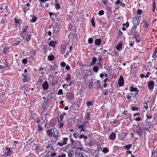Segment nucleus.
<instances>
[{
  "instance_id": "1",
  "label": "nucleus",
  "mask_w": 157,
  "mask_h": 157,
  "mask_svg": "<svg viewBox=\"0 0 157 157\" xmlns=\"http://www.w3.org/2000/svg\"><path fill=\"white\" fill-rule=\"evenodd\" d=\"M47 133L50 137L53 136L56 140L58 139V137L60 136L59 134L58 130L55 128H51L47 130Z\"/></svg>"
},
{
  "instance_id": "2",
  "label": "nucleus",
  "mask_w": 157,
  "mask_h": 157,
  "mask_svg": "<svg viewBox=\"0 0 157 157\" xmlns=\"http://www.w3.org/2000/svg\"><path fill=\"white\" fill-rule=\"evenodd\" d=\"M141 19V16H135L133 18V24L134 25L133 27L137 28V26L139 25Z\"/></svg>"
},
{
  "instance_id": "3",
  "label": "nucleus",
  "mask_w": 157,
  "mask_h": 157,
  "mask_svg": "<svg viewBox=\"0 0 157 157\" xmlns=\"http://www.w3.org/2000/svg\"><path fill=\"white\" fill-rule=\"evenodd\" d=\"M89 124V122L88 121H85L82 124L78 125V129L81 132L85 131L86 128H84V127H86L87 124Z\"/></svg>"
},
{
  "instance_id": "4",
  "label": "nucleus",
  "mask_w": 157,
  "mask_h": 157,
  "mask_svg": "<svg viewBox=\"0 0 157 157\" xmlns=\"http://www.w3.org/2000/svg\"><path fill=\"white\" fill-rule=\"evenodd\" d=\"M130 91L131 92L133 91L136 92L134 94V95H132V97L134 98H136V95L138 94L139 92V90H138L137 88L136 87H134L133 86H131L130 87Z\"/></svg>"
},
{
  "instance_id": "5",
  "label": "nucleus",
  "mask_w": 157,
  "mask_h": 157,
  "mask_svg": "<svg viewBox=\"0 0 157 157\" xmlns=\"http://www.w3.org/2000/svg\"><path fill=\"white\" fill-rule=\"evenodd\" d=\"M53 35L55 36L56 37H58V33L59 32L60 28L57 25H56L55 27H53Z\"/></svg>"
},
{
  "instance_id": "6",
  "label": "nucleus",
  "mask_w": 157,
  "mask_h": 157,
  "mask_svg": "<svg viewBox=\"0 0 157 157\" xmlns=\"http://www.w3.org/2000/svg\"><path fill=\"white\" fill-rule=\"evenodd\" d=\"M22 76L23 77V78L22 79L23 82H27L30 80V75L29 74H25L23 73L22 74Z\"/></svg>"
},
{
  "instance_id": "7",
  "label": "nucleus",
  "mask_w": 157,
  "mask_h": 157,
  "mask_svg": "<svg viewBox=\"0 0 157 157\" xmlns=\"http://www.w3.org/2000/svg\"><path fill=\"white\" fill-rule=\"evenodd\" d=\"M94 85L95 86L96 90H98L100 88L101 90L102 88V86H101L100 81L98 80H96L94 82Z\"/></svg>"
},
{
  "instance_id": "8",
  "label": "nucleus",
  "mask_w": 157,
  "mask_h": 157,
  "mask_svg": "<svg viewBox=\"0 0 157 157\" xmlns=\"http://www.w3.org/2000/svg\"><path fill=\"white\" fill-rule=\"evenodd\" d=\"M24 35L22 36L23 39L25 40H24V41L25 42H29L30 38H31V35L29 34H28L26 33L23 34Z\"/></svg>"
},
{
  "instance_id": "9",
  "label": "nucleus",
  "mask_w": 157,
  "mask_h": 157,
  "mask_svg": "<svg viewBox=\"0 0 157 157\" xmlns=\"http://www.w3.org/2000/svg\"><path fill=\"white\" fill-rule=\"evenodd\" d=\"M7 150V151L5 152L4 153L6 156H10L12 152L11 150V148L9 147H6L5 148Z\"/></svg>"
},
{
  "instance_id": "10",
  "label": "nucleus",
  "mask_w": 157,
  "mask_h": 157,
  "mask_svg": "<svg viewBox=\"0 0 157 157\" xmlns=\"http://www.w3.org/2000/svg\"><path fill=\"white\" fill-rule=\"evenodd\" d=\"M43 89L44 90H47L49 88V84L46 81H45L42 85Z\"/></svg>"
},
{
  "instance_id": "11",
  "label": "nucleus",
  "mask_w": 157,
  "mask_h": 157,
  "mask_svg": "<svg viewBox=\"0 0 157 157\" xmlns=\"http://www.w3.org/2000/svg\"><path fill=\"white\" fill-rule=\"evenodd\" d=\"M155 83L153 81H150L148 82V87L150 90H153L154 86Z\"/></svg>"
},
{
  "instance_id": "12",
  "label": "nucleus",
  "mask_w": 157,
  "mask_h": 157,
  "mask_svg": "<svg viewBox=\"0 0 157 157\" xmlns=\"http://www.w3.org/2000/svg\"><path fill=\"white\" fill-rule=\"evenodd\" d=\"M118 83L120 86H122L124 83V79L122 76H120L119 80L118 82Z\"/></svg>"
},
{
  "instance_id": "13",
  "label": "nucleus",
  "mask_w": 157,
  "mask_h": 157,
  "mask_svg": "<svg viewBox=\"0 0 157 157\" xmlns=\"http://www.w3.org/2000/svg\"><path fill=\"white\" fill-rule=\"evenodd\" d=\"M144 125L145 126V128L146 130H147V129L149 128L151 126V123L150 121H148L147 120H146V122L145 123V124H144Z\"/></svg>"
},
{
  "instance_id": "14",
  "label": "nucleus",
  "mask_w": 157,
  "mask_h": 157,
  "mask_svg": "<svg viewBox=\"0 0 157 157\" xmlns=\"http://www.w3.org/2000/svg\"><path fill=\"white\" fill-rule=\"evenodd\" d=\"M136 28L132 27L130 31V34L133 36L136 35L137 33H138V32H137L136 30Z\"/></svg>"
},
{
  "instance_id": "15",
  "label": "nucleus",
  "mask_w": 157,
  "mask_h": 157,
  "mask_svg": "<svg viewBox=\"0 0 157 157\" xmlns=\"http://www.w3.org/2000/svg\"><path fill=\"white\" fill-rule=\"evenodd\" d=\"M122 44V41H119L116 47V49L118 51L120 50L121 48Z\"/></svg>"
},
{
  "instance_id": "16",
  "label": "nucleus",
  "mask_w": 157,
  "mask_h": 157,
  "mask_svg": "<svg viewBox=\"0 0 157 157\" xmlns=\"http://www.w3.org/2000/svg\"><path fill=\"white\" fill-rule=\"evenodd\" d=\"M57 119L58 120V128L59 129H61L63 127L64 124L63 121H61V122L60 121L59 118H57Z\"/></svg>"
},
{
  "instance_id": "17",
  "label": "nucleus",
  "mask_w": 157,
  "mask_h": 157,
  "mask_svg": "<svg viewBox=\"0 0 157 157\" xmlns=\"http://www.w3.org/2000/svg\"><path fill=\"white\" fill-rule=\"evenodd\" d=\"M66 96L67 97V99H72L74 98V94L71 92L67 93Z\"/></svg>"
},
{
  "instance_id": "18",
  "label": "nucleus",
  "mask_w": 157,
  "mask_h": 157,
  "mask_svg": "<svg viewBox=\"0 0 157 157\" xmlns=\"http://www.w3.org/2000/svg\"><path fill=\"white\" fill-rule=\"evenodd\" d=\"M132 94H127L126 96V98L130 100V101H133L134 102H136V99H134L133 100H132V99H131V98L132 97Z\"/></svg>"
},
{
  "instance_id": "19",
  "label": "nucleus",
  "mask_w": 157,
  "mask_h": 157,
  "mask_svg": "<svg viewBox=\"0 0 157 157\" xmlns=\"http://www.w3.org/2000/svg\"><path fill=\"white\" fill-rule=\"evenodd\" d=\"M133 36L137 43H140V42L141 41L140 36L139 33H137L136 35H134Z\"/></svg>"
},
{
  "instance_id": "20",
  "label": "nucleus",
  "mask_w": 157,
  "mask_h": 157,
  "mask_svg": "<svg viewBox=\"0 0 157 157\" xmlns=\"http://www.w3.org/2000/svg\"><path fill=\"white\" fill-rule=\"evenodd\" d=\"M136 132L138 135L140 136H141L143 132V130L142 128H137L136 130Z\"/></svg>"
},
{
  "instance_id": "21",
  "label": "nucleus",
  "mask_w": 157,
  "mask_h": 157,
  "mask_svg": "<svg viewBox=\"0 0 157 157\" xmlns=\"http://www.w3.org/2000/svg\"><path fill=\"white\" fill-rule=\"evenodd\" d=\"M72 145L73 148H76L77 147L80 145V143L79 141L76 140L75 141Z\"/></svg>"
},
{
  "instance_id": "22",
  "label": "nucleus",
  "mask_w": 157,
  "mask_h": 157,
  "mask_svg": "<svg viewBox=\"0 0 157 157\" xmlns=\"http://www.w3.org/2000/svg\"><path fill=\"white\" fill-rule=\"evenodd\" d=\"M97 61V59L95 57H94L92 59L90 63V66L94 65L96 63Z\"/></svg>"
},
{
  "instance_id": "23",
  "label": "nucleus",
  "mask_w": 157,
  "mask_h": 157,
  "mask_svg": "<svg viewBox=\"0 0 157 157\" xmlns=\"http://www.w3.org/2000/svg\"><path fill=\"white\" fill-rule=\"evenodd\" d=\"M61 47L60 52L62 54H63L65 51L66 49V45L64 44H62Z\"/></svg>"
},
{
  "instance_id": "24",
  "label": "nucleus",
  "mask_w": 157,
  "mask_h": 157,
  "mask_svg": "<svg viewBox=\"0 0 157 157\" xmlns=\"http://www.w3.org/2000/svg\"><path fill=\"white\" fill-rule=\"evenodd\" d=\"M56 42L55 41L51 40L49 42L48 44V45L54 48L56 47Z\"/></svg>"
},
{
  "instance_id": "25",
  "label": "nucleus",
  "mask_w": 157,
  "mask_h": 157,
  "mask_svg": "<svg viewBox=\"0 0 157 157\" xmlns=\"http://www.w3.org/2000/svg\"><path fill=\"white\" fill-rule=\"evenodd\" d=\"M101 40L100 39H97L94 41V44L97 46H99L101 44Z\"/></svg>"
},
{
  "instance_id": "26",
  "label": "nucleus",
  "mask_w": 157,
  "mask_h": 157,
  "mask_svg": "<svg viewBox=\"0 0 157 157\" xmlns=\"http://www.w3.org/2000/svg\"><path fill=\"white\" fill-rule=\"evenodd\" d=\"M99 68V67H98V66H97L96 64L93 67L92 70L94 72L98 73V70Z\"/></svg>"
},
{
  "instance_id": "27",
  "label": "nucleus",
  "mask_w": 157,
  "mask_h": 157,
  "mask_svg": "<svg viewBox=\"0 0 157 157\" xmlns=\"http://www.w3.org/2000/svg\"><path fill=\"white\" fill-rule=\"evenodd\" d=\"M57 119L56 118H53L50 121V124L54 126L57 124Z\"/></svg>"
},
{
  "instance_id": "28",
  "label": "nucleus",
  "mask_w": 157,
  "mask_h": 157,
  "mask_svg": "<svg viewBox=\"0 0 157 157\" xmlns=\"http://www.w3.org/2000/svg\"><path fill=\"white\" fill-rule=\"evenodd\" d=\"M116 137V134L113 132H112L109 136V138L111 140H115Z\"/></svg>"
},
{
  "instance_id": "29",
  "label": "nucleus",
  "mask_w": 157,
  "mask_h": 157,
  "mask_svg": "<svg viewBox=\"0 0 157 157\" xmlns=\"http://www.w3.org/2000/svg\"><path fill=\"white\" fill-rule=\"evenodd\" d=\"M37 19V18L35 16H33L32 18L30 20V21L32 23H34L36 22Z\"/></svg>"
},
{
  "instance_id": "30",
  "label": "nucleus",
  "mask_w": 157,
  "mask_h": 157,
  "mask_svg": "<svg viewBox=\"0 0 157 157\" xmlns=\"http://www.w3.org/2000/svg\"><path fill=\"white\" fill-rule=\"evenodd\" d=\"M9 50V48L6 47H5L2 49V52L3 53L4 55L6 54V52Z\"/></svg>"
},
{
  "instance_id": "31",
  "label": "nucleus",
  "mask_w": 157,
  "mask_h": 157,
  "mask_svg": "<svg viewBox=\"0 0 157 157\" xmlns=\"http://www.w3.org/2000/svg\"><path fill=\"white\" fill-rule=\"evenodd\" d=\"M152 57L153 59H152V61L153 62H155L156 59H157V54L153 53Z\"/></svg>"
},
{
  "instance_id": "32",
  "label": "nucleus",
  "mask_w": 157,
  "mask_h": 157,
  "mask_svg": "<svg viewBox=\"0 0 157 157\" xmlns=\"http://www.w3.org/2000/svg\"><path fill=\"white\" fill-rule=\"evenodd\" d=\"M86 105L88 107H89L93 105H94L93 101H88L86 103Z\"/></svg>"
},
{
  "instance_id": "33",
  "label": "nucleus",
  "mask_w": 157,
  "mask_h": 157,
  "mask_svg": "<svg viewBox=\"0 0 157 157\" xmlns=\"http://www.w3.org/2000/svg\"><path fill=\"white\" fill-rule=\"evenodd\" d=\"M90 112H87L85 115V117L87 120H89L90 119Z\"/></svg>"
},
{
  "instance_id": "34",
  "label": "nucleus",
  "mask_w": 157,
  "mask_h": 157,
  "mask_svg": "<svg viewBox=\"0 0 157 157\" xmlns=\"http://www.w3.org/2000/svg\"><path fill=\"white\" fill-rule=\"evenodd\" d=\"M20 21H21V19H18L16 18H15L14 21L15 23H16V26H17L18 25H19Z\"/></svg>"
},
{
  "instance_id": "35",
  "label": "nucleus",
  "mask_w": 157,
  "mask_h": 157,
  "mask_svg": "<svg viewBox=\"0 0 157 157\" xmlns=\"http://www.w3.org/2000/svg\"><path fill=\"white\" fill-rule=\"evenodd\" d=\"M152 4H153L152 11L154 12H155V7H156V4L155 1H154L152 3Z\"/></svg>"
},
{
  "instance_id": "36",
  "label": "nucleus",
  "mask_w": 157,
  "mask_h": 157,
  "mask_svg": "<svg viewBox=\"0 0 157 157\" xmlns=\"http://www.w3.org/2000/svg\"><path fill=\"white\" fill-rule=\"evenodd\" d=\"M109 148L106 147H104L102 150V151L104 153H107L109 151Z\"/></svg>"
},
{
  "instance_id": "37",
  "label": "nucleus",
  "mask_w": 157,
  "mask_h": 157,
  "mask_svg": "<svg viewBox=\"0 0 157 157\" xmlns=\"http://www.w3.org/2000/svg\"><path fill=\"white\" fill-rule=\"evenodd\" d=\"M66 76H67V77L65 78V80L68 81L70 80L71 79V77L69 74L68 73L66 75Z\"/></svg>"
},
{
  "instance_id": "38",
  "label": "nucleus",
  "mask_w": 157,
  "mask_h": 157,
  "mask_svg": "<svg viewBox=\"0 0 157 157\" xmlns=\"http://www.w3.org/2000/svg\"><path fill=\"white\" fill-rule=\"evenodd\" d=\"M96 64H98L97 66L99 67L100 69L102 68L103 65L102 64L101 62H98L96 63Z\"/></svg>"
},
{
  "instance_id": "39",
  "label": "nucleus",
  "mask_w": 157,
  "mask_h": 157,
  "mask_svg": "<svg viewBox=\"0 0 157 157\" xmlns=\"http://www.w3.org/2000/svg\"><path fill=\"white\" fill-rule=\"evenodd\" d=\"M28 26L26 25L25 26L23 27V28L22 29V31L23 32V34L26 33V29L28 27Z\"/></svg>"
},
{
  "instance_id": "40",
  "label": "nucleus",
  "mask_w": 157,
  "mask_h": 157,
  "mask_svg": "<svg viewBox=\"0 0 157 157\" xmlns=\"http://www.w3.org/2000/svg\"><path fill=\"white\" fill-rule=\"evenodd\" d=\"M54 59V56L52 55L49 56L48 57V59L50 61H52Z\"/></svg>"
},
{
  "instance_id": "41",
  "label": "nucleus",
  "mask_w": 157,
  "mask_h": 157,
  "mask_svg": "<svg viewBox=\"0 0 157 157\" xmlns=\"http://www.w3.org/2000/svg\"><path fill=\"white\" fill-rule=\"evenodd\" d=\"M132 147V145L131 144H129L125 145L124 148L125 149H129Z\"/></svg>"
},
{
  "instance_id": "42",
  "label": "nucleus",
  "mask_w": 157,
  "mask_h": 157,
  "mask_svg": "<svg viewBox=\"0 0 157 157\" xmlns=\"http://www.w3.org/2000/svg\"><path fill=\"white\" fill-rule=\"evenodd\" d=\"M131 109L132 111H138L140 110V108L138 107H132L131 108Z\"/></svg>"
},
{
  "instance_id": "43",
  "label": "nucleus",
  "mask_w": 157,
  "mask_h": 157,
  "mask_svg": "<svg viewBox=\"0 0 157 157\" xmlns=\"http://www.w3.org/2000/svg\"><path fill=\"white\" fill-rule=\"evenodd\" d=\"M43 129V127L40 124H38V132L41 131Z\"/></svg>"
},
{
  "instance_id": "44",
  "label": "nucleus",
  "mask_w": 157,
  "mask_h": 157,
  "mask_svg": "<svg viewBox=\"0 0 157 157\" xmlns=\"http://www.w3.org/2000/svg\"><path fill=\"white\" fill-rule=\"evenodd\" d=\"M101 2L104 4L105 6H108L107 3L108 2L107 0H101Z\"/></svg>"
},
{
  "instance_id": "45",
  "label": "nucleus",
  "mask_w": 157,
  "mask_h": 157,
  "mask_svg": "<svg viewBox=\"0 0 157 157\" xmlns=\"http://www.w3.org/2000/svg\"><path fill=\"white\" fill-rule=\"evenodd\" d=\"M58 95H62L63 94V91L62 89H59L57 93Z\"/></svg>"
},
{
  "instance_id": "46",
  "label": "nucleus",
  "mask_w": 157,
  "mask_h": 157,
  "mask_svg": "<svg viewBox=\"0 0 157 157\" xmlns=\"http://www.w3.org/2000/svg\"><path fill=\"white\" fill-rule=\"evenodd\" d=\"M91 23H92V25L93 27H94L95 26V22L94 20V17H93L91 19Z\"/></svg>"
},
{
  "instance_id": "47",
  "label": "nucleus",
  "mask_w": 157,
  "mask_h": 157,
  "mask_svg": "<svg viewBox=\"0 0 157 157\" xmlns=\"http://www.w3.org/2000/svg\"><path fill=\"white\" fill-rule=\"evenodd\" d=\"M68 139L67 138V137H64L63 138V144L64 145H66L67 144V143L66 142V141L68 140Z\"/></svg>"
},
{
  "instance_id": "48",
  "label": "nucleus",
  "mask_w": 157,
  "mask_h": 157,
  "mask_svg": "<svg viewBox=\"0 0 157 157\" xmlns=\"http://www.w3.org/2000/svg\"><path fill=\"white\" fill-rule=\"evenodd\" d=\"M55 8L57 10L59 9L60 7V5L59 3H56L55 5Z\"/></svg>"
},
{
  "instance_id": "49",
  "label": "nucleus",
  "mask_w": 157,
  "mask_h": 157,
  "mask_svg": "<svg viewBox=\"0 0 157 157\" xmlns=\"http://www.w3.org/2000/svg\"><path fill=\"white\" fill-rule=\"evenodd\" d=\"M68 156L69 157H72L73 155L72 151H67Z\"/></svg>"
},
{
  "instance_id": "50",
  "label": "nucleus",
  "mask_w": 157,
  "mask_h": 157,
  "mask_svg": "<svg viewBox=\"0 0 157 157\" xmlns=\"http://www.w3.org/2000/svg\"><path fill=\"white\" fill-rule=\"evenodd\" d=\"M148 102L147 101H146V102H144V104H146V105H144V107L145 108L146 110H147L148 109V108H149V107L148 106Z\"/></svg>"
},
{
  "instance_id": "51",
  "label": "nucleus",
  "mask_w": 157,
  "mask_h": 157,
  "mask_svg": "<svg viewBox=\"0 0 157 157\" xmlns=\"http://www.w3.org/2000/svg\"><path fill=\"white\" fill-rule=\"evenodd\" d=\"M104 12L102 10H100L98 12V14L99 15H102L104 14Z\"/></svg>"
},
{
  "instance_id": "52",
  "label": "nucleus",
  "mask_w": 157,
  "mask_h": 157,
  "mask_svg": "<svg viewBox=\"0 0 157 157\" xmlns=\"http://www.w3.org/2000/svg\"><path fill=\"white\" fill-rule=\"evenodd\" d=\"M47 113L45 114L44 116L41 117L43 121H44L45 120L46 121V122L48 121V120H47L46 115Z\"/></svg>"
},
{
  "instance_id": "53",
  "label": "nucleus",
  "mask_w": 157,
  "mask_h": 157,
  "mask_svg": "<svg viewBox=\"0 0 157 157\" xmlns=\"http://www.w3.org/2000/svg\"><path fill=\"white\" fill-rule=\"evenodd\" d=\"M22 9L23 10L25 13L27 11L29 10L28 8H26L25 7H22Z\"/></svg>"
},
{
  "instance_id": "54",
  "label": "nucleus",
  "mask_w": 157,
  "mask_h": 157,
  "mask_svg": "<svg viewBox=\"0 0 157 157\" xmlns=\"http://www.w3.org/2000/svg\"><path fill=\"white\" fill-rule=\"evenodd\" d=\"M110 91L108 89H106L104 90L105 92H104L103 93L104 95H106L108 94L109 91Z\"/></svg>"
},
{
  "instance_id": "55",
  "label": "nucleus",
  "mask_w": 157,
  "mask_h": 157,
  "mask_svg": "<svg viewBox=\"0 0 157 157\" xmlns=\"http://www.w3.org/2000/svg\"><path fill=\"white\" fill-rule=\"evenodd\" d=\"M4 64L5 65V67H8L7 59H4Z\"/></svg>"
},
{
  "instance_id": "56",
  "label": "nucleus",
  "mask_w": 157,
  "mask_h": 157,
  "mask_svg": "<svg viewBox=\"0 0 157 157\" xmlns=\"http://www.w3.org/2000/svg\"><path fill=\"white\" fill-rule=\"evenodd\" d=\"M143 13L142 10L140 9H139L137 11V14L139 15L142 14Z\"/></svg>"
},
{
  "instance_id": "57",
  "label": "nucleus",
  "mask_w": 157,
  "mask_h": 157,
  "mask_svg": "<svg viewBox=\"0 0 157 157\" xmlns=\"http://www.w3.org/2000/svg\"><path fill=\"white\" fill-rule=\"evenodd\" d=\"M88 43L89 44H91L93 42V40L91 38H89L88 39Z\"/></svg>"
},
{
  "instance_id": "58",
  "label": "nucleus",
  "mask_w": 157,
  "mask_h": 157,
  "mask_svg": "<svg viewBox=\"0 0 157 157\" xmlns=\"http://www.w3.org/2000/svg\"><path fill=\"white\" fill-rule=\"evenodd\" d=\"M27 60L26 59H24L22 60V62L24 64H27Z\"/></svg>"
},
{
  "instance_id": "59",
  "label": "nucleus",
  "mask_w": 157,
  "mask_h": 157,
  "mask_svg": "<svg viewBox=\"0 0 157 157\" xmlns=\"http://www.w3.org/2000/svg\"><path fill=\"white\" fill-rule=\"evenodd\" d=\"M48 100L46 99L44 101V103L45 104H44V105H45V106H48Z\"/></svg>"
},
{
  "instance_id": "60",
  "label": "nucleus",
  "mask_w": 157,
  "mask_h": 157,
  "mask_svg": "<svg viewBox=\"0 0 157 157\" xmlns=\"http://www.w3.org/2000/svg\"><path fill=\"white\" fill-rule=\"evenodd\" d=\"M60 65L62 67H64L66 65V64L65 62H62L60 63Z\"/></svg>"
},
{
  "instance_id": "61",
  "label": "nucleus",
  "mask_w": 157,
  "mask_h": 157,
  "mask_svg": "<svg viewBox=\"0 0 157 157\" xmlns=\"http://www.w3.org/2000/svg\"><path fill=\"white\" fill-rule=\"evenodd\" d=\"M144 23H145V25H144L146 29H147L149 26V25L147 22H144Z\"/></svg>"
},
{
  "instance_id": "62",
  "label": "nucleus",
  "mask_w": 157,
  "mask_h": 157,
  "mask_svg": "<svg viewBox=\"0 0 157 157\" xmlns=\"http://www.w3.org/2000/svg\"><path fill=\"white\" fill-rule=\"evenodd\" d=\"M34 120L35 121V122L38 124H39L40 122V120L36 118V120Z\"/></svg>"
},
{
  "instance_id": "63",
  "label": "nucleus",
  "mask_w": 157,
  "mask_h": 157,
  "mask_svg": "<svg viewBox=\"0 0 157 157\" xmlns=\"http://www.w3.org/2000/svg\"><path fill=\"white\" fill-rule=\"evenodd\" d=\"M68 86V85L66 84H63L62 86V87L64 89L66 88Z\"/></svg>"
},
{
  "instance_id": "64",
  "label": "nucleus",
  "mask_w": 157,
  "mask_h": 157,
  "mask_svg": "<svg viewBox=\"0 0 157 157\" xmlns=\"http://www.w3.org/2000/svg\"><path fill=\"white\" fill-rule=\"evenodd\" d=\"M66 154L64 153H63L62 155H59L58 156V157H65Z\"/></svg>"
}]
</instances>
